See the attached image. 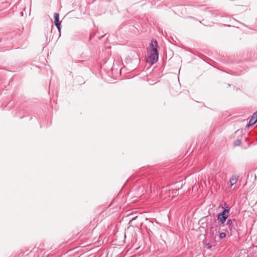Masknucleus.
Masks as SVG:
<instances>
[{
    "label": "nucleus",
    "mask_w": 257,
    "mask_h": 257,
    "mask_svg": "<svg viewBox=\"0 0 257 257\" xmlns=\"http://www.w3.org/2000/svg\"><path fill=\"white\" fill-rule=\"evenodd\" d=\"M151 46L152 49L150 54L147 58V62L151 64H155L158 59V53L157 51V42L156 40L152 41Z\"/></svg>",
    "instance_id": "f257e3e1"
},
{
    "label": "nucleus",
    "mask_w": 257,
    "mask_h": 257,
    "mask_svg": "<svg viewBox=\"0 0 257 257\" xmlns=\"http://www.w3.org/2000/svg\"><path fill=\"white\" fill-rule=\"evenodd\" d=\"M229 213V209H225L221 213H219L217 216V219L219 222L221 223V224H223L228 217Z\"/></svg>",
    "instance_id": "f03ea898"
},
{
    "label": "nucleus",
    "mask_w": 257,
    "mask_h": 257,
    "mask_svg": "<svg viewBox=\"0 0 257 257\" xmlns=\"http://www.w3.org/2000/svg\"><path fill=\"white\" fill-rule=\"evenodd\" d=\"M256 122H257V111H255L253 114V115H252L251 117L250 118V120L249 121V123H248L247 126L248 127H249L250 126L253 125Z\"/></svg>",
    "instance_id": "7ed1b4c3"
},
{
    "label": "nucleus",
    "mask_w": 257,
    "mask_h": 257,
    "mask_svg": "<svg viewBox=\"0 0 257 257\" xmlns=\"http://www.w3.org/2000/svg\"><path fill=\"white\" fill-rule=\"evenodd\" d=\"M178 189H172L171 190H169L168 192V196L173 198L178 195Z\"/></svg>",
    "instance_id": "20e7f679"
},
{
    "label": "nucleus",
    "mask_w": 257,
    "mask_h": 257,
    "mask_svg": "<svg viewBox=\"0 0 257 257\" xmlns=\"http://www.w3.org/2000/svg\"><path fill=\"white\" fill-rule=\"evenodd\" d=\"M238 178V176L236 175H232L230 179V183L231 186L236 184Z\"/></svg>",
    "instance_id": "39448f33"
},
{
    "label": "nucleus",
    "mask_w": 257,
    "mask_h": 257,
    "mask_svg": "<svg viewBox=\"0 0 257 257\" xmlns=\"http://www.w3.org/2000/svg\"><path fill=\"white\" fill-rule=\"evenodd\" d=\"M54 20H55V23H59V14L58 13H55L54 14Z\"/></svg>",
    "instance_id": "423d86ee"
},
{
    "label": "nucleus",
    "mask_w": 257,
    "mask_h": 257,
    "mask_svg": "<svg viewBox=\"0 0 257 257\" xmlns=\"http://www.w3.org/2000/svg\"><path fill=\"white\" fill-rule=\"evenodd\" d=\"M232 223H233V221H232V220H231L230 219H228L227 221L226 224L227 225H228V226L230 229H231L232 226Z\"/></svg>",
    "instance_id": "0eeeda50"
},
{
    "label": "nucleus",
    "mask_w": 257,
    "mask_h": 257,
    "mask_svg": "<svg viewBox=\"0 0 257 257\" xmlns=\"http://www.w3.org/2000/svg\"><path fill=\"white\" fill-rule=\"evenodd\" d=\"M226 236V233L225 232H221L219 234V237L220 238H223L225 237Z\"/></svg>",
    "instance_id": "6e6552de"
},
{
    "label": "nucleus",
    "mask_w": 257,
    "mask_h": 257,
    "mask_svg": "<svg viewBox=\"0 0 257 257\" xmlns=\"http://www.w3.org/2000/svg\"><path fill=\"white\" fill-rule=\"evenodd\" d=\"M56 26L57 27V29L60 31V23H55Z\"/></svg>",
    "instance_id": "1a4fd4ad"
},
{
    "label": "nucleus",
    "mask_w": 257,
    "mask_h": 257,
    "mask_svg": "<svg viewBox=\"0 0 257 257\" xmlns=\"http://www.w3.org/2000/svg\"><path fill=\"white\" fill-rule=\"evenodd\" d=\"M206 247H207L208 248H211V245L209 243H206Z\"/></svg>",
    "instance_id": "9d476101"
}]
</instances>
